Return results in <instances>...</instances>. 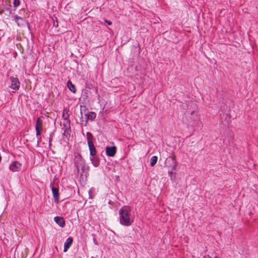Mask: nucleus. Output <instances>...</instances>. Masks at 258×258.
I'll return each mask as SVG.
<instances>
[{
    "instance_id": "nucleus-12",
    "label": "nucleus",
    "mask_w": 258,
    "mask_h": 258,
    "mask_svg": "<svg viewBox=\"0 0 258 258\" xmlns=\"http://www.w3.org/2000/svg\"><path fill=\"white\" fill-rule=\"evenodd\" d=\"M88 146L90 152V155L92 156L96 155V150L95 148V146L93 145V143H89Z\"/></svg>"
},
{
    "instance_id": "nucleus-6",
    "label": "nucleus",
    "mask_w": 258,
    "mask_h": 258,
    "mask_svg": "<svg viewBox=\"0 0 258 258\" xmlns=\"http://www.w3.org/2000/svg\"><path fill=\"white\" fill-rule=\"evenodd\" d=\"M22 166L21 163L18 161H14L9 166V169L13 172L19 171Z\"/></svg>"
},
{
    "instance_id": "nucleus-13",
    "label": "nucleus",
    "mask_w": 258,
    "mask_h": 258,
    "mask_svg": "<svg viewBox=\"0 0 258 258\" xmlns=\"http://www.w3.org/2000/svg\"><path fill=\"white\" fill-rule=\"evenodd\" d=\"M75 162L78 168L84 164V161L82 160V157L81 156L76 157Z\"/></svg>"
},
{
    "instance_id": "nucleus-20",
    "label": "nucleus",
    "mask_w": 258,
    "mask_h": 258,
    "mask_svg": "<svg viewBox=\"0 0 258 258\" xmlns=\"http://www.w3.org/2000/svg\"><path fill=\"white\" fill-rule=\"evenodd\" d=\"M190 115L193 120H196L198 119L199 117L197 112L195 111H191L190 112Z\"/></svg>"
},
{
    "instance_id": "nucleus-9",
    "label": "nucleus",
    "mask_w": 258,
    "mask_h": 258,
    "mask_svg": "<svg viewBox=\"0 0 258 258\" xmlns=\"http://www.w3.org/2000/svg\"><path fill=\"white\" fill-rule=\"evenodd\" d=\"M73 243V238H68L64 243L63 251L67 252L68 249L71 247Z\"/></svg>"
},
{
    "instance_id": "nucleus-24",
    "label": "nucleus",
    "mask_w": 258,
    "mask_h": 258,
    "mask_svg": "<svg viewBox=\"0 0 258 258\" xmlns=\"http://www.w3.org/2000/svg\"><path fill=\"white\" fill-rule=\"evenodd\" d=\"M82 107H84L85 108L86 107L85 106H81V108H82ZM81 116H83V112H82V109H81Z\"/></svg>"
},
{
    "instance_id": "nucleus-3",
    "label": "nucleus",
    "mask_w": 258,
    "mask_h": 258,
    "mask_svg": "<svg viewBox=\"0 0 258 258\" xmlns=\"http://www.w3.org/2000/svg\"><path fill=\"white\" fill-rule=\"evenodd\" d=\"M10 80L11 81V84L10 86V88L13 91V92H15L18 90L20 88V83L19 79L17 78L14 77L13 76L10 77Z\"/></svg>"
},
{
    "instance_id": "nucleus-21",
    "label": "nucleus",
    "mask_w": 258,
    "mask_h": 258,
    "mask_svg": "<svg viewBox=\"0 0 258 258\" xmlns=\"http://www.w3.org/2000/svg\"><path fill=\"white\" fill-rule=\"evenodd\" d=\"M20 4V0H14L13 5L14 7H18Z\"/></svg>"
},
{
    "instance_id": "nucleus-25",
    "label": "nucleus",
    "mask_w": 258,
    "mask_h": 258,
    "mask_svg": "<svg viewBox=\"0 0 258 258\" xmlns=\"http://www.w3.org/2000/svg\"><path fill=\"white\" fill-rule=\"evenodd\" d=\"M91 258H94L93 256H92Z\"/></svg>"
},
{
    "instance_id": "nucleus-10",
    "label": "nucleus",
    "mask_w": 258,
    "mask_h": 258,
    "mask_svg": "<svg viewBox=\"0 0 258 258\" xmlns=\"http://www.w3.org/2000/svg\"><path fill=\"white\" fill-rule=\"evenodd\" d=\"M14 19L18 26H24L26 23L25 19L18 16H15Z\"/></svg>"
},
{
    "instance_id": "nucleus-2",
    "label": "nucleus",
    "mask_w": 258,
    "mask_h": 258,
    "mask_svg": "<svg viewBox=\"0 0 258 258\" xmlns=\"http://www.w3.org/2000/svg\"><path fill=\"white\" fill-rule=\"evenodd\" d=\"M165 164L169 168L168 173L169 175L172 174L174 171H176L177 167V162L175 160L174 156L169 157L166 161Z\"/></svg>"
},
{
    "instance_id": "nucleus-14",
    "label": "nucleus",
    "mask_w": 258,
    "mask_h": 258,
    "mask_svg": "<svg viewBox=\"0 0 258 258\" xmlns=\"http://www.w3.org/2000/svg\"><path fill=\"white\" fill-rule=\"evenodd\" d=\"M67 86L71 92L74 93L76 92V89L75 85H73L70 81H69L68 82Z\"/></svg>"
},
{
    "instance_id": "nucleus-22",
    "label": "nucleus",
    "mask_w": 258,
    "mask_h": 258,
    "mask_svg": "<svg viewBox=\"0 0 258 258\" xmlns=\"http://www.w3.org/2000/svg\"><path fill=\"white\" fill-rule=\"evenodd\" d=\"M203 258H219V257L218 256H216V255L214 256L213 257H212L210 255H204L203 256Z\"/></svg>"
},
{
    "instance_id": "nucleus-8",
    "label": "nucleus",
    "mask_w": 258,
    "mask_h": 258,
    "mask_svg": "<svg viewBox=\"0 0 258 258\" xmlns=\"http://www.w3.org/2000/svg\"><path fill=\"white\" fill-rule=\"evenodd\" d=\"M51 190L54 198V202L55 203H58L59 200L58 189L55 187H52Z\"/></svg>"
},
{
    "instance_id": "nucleus-16",
    "label": "nucleus",
    "mask_w": 258,
    "mask_h": 258,
    "mask_svg": "<svg viewBox=\"0 0 258 258\" xmlns=\"http://www.w3.org/2000/svg\"><path fill=\"white\" fill-rule=\"evenodd\" d=\"M62 117L63 119H69V109L67 108H64L63 110L62 113Z\"/></svg>"
},
{
    "instance_id": "nucleus-4",
    "label": "nucleus",
    "mask_w": 258,
    "mask_h": 258,
    "mask_svg": "<svg viewBox=\"0 0 258 258\" xmlns=\"http://www.w3.org/2000/svg\"><path fill=\"white\" fill-rule=\"evenodd\" d=\"M70 121L69 119H63V135L68 136L70 135Z\"/></svg>"
},
{
    "instance_id": "nucleus-19",
    "label": "nucleus",
    "mask_w": 258,
    "mask_h": 258,
    "mask_svg": "<svg viewBox=\"0 0 258 258\" xmlns=\"http://www.w3.org/2000/svg\"><path fill=\"white\" fill-rule=\"evenodd\" d=\"M91 161H92V163L93 164V165L97 167L99 166V161L98 159H97L96 158L94 157L92 159H91Z\"/></svg>"
},
{
    "instance_id": "nucleus-18",
    "label": "nucleus",
    "mask_w": 258,
    "mask_h": 258,
    "mask_svg": "<svg viewBox=\"0 0 258 258\" xmlns=\"http://www.w3.org/2000/svg\"><path fill=\"white\" fill-rule=\"evenodd\" d=\"M86 136L88 140V144H89V143L90 142L91 143H93V135L90 132H87L86 134Z\"/></svg>"
},
{
    "instance_id": "nucleus-1",
    "label": "nucleus",
    "mask_w": 258,
    "mask_h": 258,
    "mask_svg": "<svg viewBox=\"0 0 258 258\" xmlns=\"http://www.w3.org/2000/svg\"><path fill=\"white\" fill-rule=\"evenodd\" d=\"M119 222L125 226H130L134 221L133 217L130 214V208L125 206L120 209L119 212Z\"/></svg>"
},
{
    "instance_id": "nucleus-23",
    "label": "nucleus",
    "mask_w": 258,
    "mask_h": 258,
    "mask_svg": "<svg viewBox=\"0 0 258 258\" xmlns=\"http://www.w3.org/2000/svg\"><path fill=\"white\" fill-rule=\"evenodd\" d=\"M105 22L106 23H107L108 25H112L111 22H110V21H109L108 20H105Z\"/></svg>"
},
{
    "instance_id": "nucleus-15",
    "label": "nucleus",
    "mask_w": 258,
    "mask_h": 258,
    "mask_svg": "<svg viewBox=\"0 0 258 258\" xmlns=\"http://www.w3.org/2000/svg\"><path fill=\"white\" fill-rule=\"evenodd\" d=\"M85 116L87 119L93 120L96 117V114L94 112H91L89 113L85 114Z\"/></svg>"
},
{
    "instance_id": "nucleus-7",
    "label": "nucleus",
    "mask_w": 258,
    "mask_h": 258,
    "mask_svg": "<svg viewBox=\"0 0 258 258\" xmlns=\"http://www.w3.org/2000/svg\"><path fill=\"white\" fill-rule=\"evenodd\" d=\"M116 152V148L113 147H106V153L108 156L113 157Z\"/></svg>"
},
{
    "instance_id": "nucleus-5",
    "label": "nucleus",
    "mask_w": 258,
    "mask_h": 258,
    "mask_svg": "<svg viewBox=\"0 0 258 258\" xmlns=\"http://www.w3.org/2000/svg\"><path fill=\"white\" fill-rule=\"evenodd\" d=\"M42 128V121L40 118H38L36 120L35 124V129L36 131V136L37 138L40 136Z\"/></svg>"
},
{
    "instance_id": "nucleus-17",
    "label": "nucleus",
    "mask_w": 258,
    "mask_h": 258,
    "mask_svg": "<svg viewBox=\"0 0 258 258\" xmlns=\"http://www.w3.org/2000/svg\"><path fill=\"white\" fill-rule=\"evenodd\" d=\"M158 160V158L156 156H154L152 157L150 160V165L151 166H154L157 163Z\"/></svg>"
},
{
    "instance_id": "nucleus-11",
    "label": "nucleus",
    "mask_w": 258,
    "mask_h": 258,
    "mask_svg": "<svg viewBox=\"0 0 258 258\" xmlns=\"http://www.w3.org/2000/svg\"><path fill=\"white\" fill-rule=\"evenodd\" d=\"M54 221L61 227L65 226V221L62 217L56 216L54 218Z\"/></svg>"
}]
</instances>
